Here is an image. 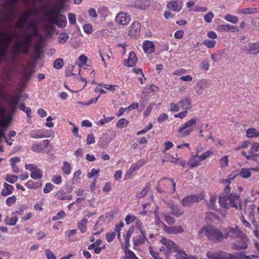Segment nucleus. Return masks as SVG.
<instances>
[{"label": "nucleus", "mask_w": 259, "mask_h": 259, "mask_svg": "<svg viewBox=\"0 0 259 259\" xmlns=\"http://www.w3.org/2000/svg\"><path fill=\"white\" fill-rule=\"evenodd\" d=\"M150 2L147 0H141L135 3V7L141 10H146L150 6Z\"/></svg>", "instance_id": "412c9836"}, {"label": "nucleus", "mask_w": 259, "mask_h": 259, "mask_svg": "<svg viewBox=\"0 0 259 259\" xmlns=\"http://www.w3.org/2000/svg\"><path fill=\"white\" fill-rule=\"evenodd\" d=\"M88 222L87 219L84 218L80 222H78V227L82 233H84L87 230L86 224Z\"/></svg>", "instance_id": "c9c22d12"}, {"label": "nucleus", "mask_w": 259, "mask_h": 259, "mask_svg": "<svg viewBox=\"0 0 259 259\" xmlns=\"http://www.w3.org/2000/svg\"><path fill=\"white\" fill-rule=\"evenodd\" d=\"M20 95H17L16 96L11 97L8 99V102L9 104V109L10 111L11 116L13 115L17 109V105L20 101Z\"/></svg>", "instance_id": "9b49d317"}, {"label": "nucleus", "mask_w": 259, "mask_h": 259, "mask_svg": "<svg viewBox=\"0 0 259 259\" xmlns=\"http://www.w3.org/2000/svg\"><path fill=\"white\" fill-rule=\"evenodd\" d=\"M63 66V60L62 58L56 59L53 64L54 67L56 69H61Z\"/></svg>", "instance_id": "58836bf2"}, {"label": "nucleus", "mask_w": 259, "mask_h": 259, "mask_svg": "<svg viewBox=\"0 0 259 259\" xmlns=\"http://www.w3.org/2000/svg\"><path fill=\"white\" fill-rule=\"evenodd\" d=\"M149 190V189L148 187L145 188L141 192L137 193V198H142L144 197L146 195L147 193L148 192Z\"/></svg>", "instance_id": "680f3d73"}, {"label": "nucleus", "mask_w": 259, "mask_h": 259, "mask_svg": "<svg viewBox=\"0 0 259 259\" xmlns=\"http://www.w3.org/2000/svg\"><path fill=\"white\" fill-rule=\"evenodd\" d=\"M4 189L2 191V195L3 196H7L12 193L14 187L6 183L4 184Z\"/></svg>", "instance_id": "c756f323"}, {"label": "nucleus", "mask_w": 259, "mask_h": 259, "mask_svg": "<svg viewBox=\"0 0 259 259\" xmlns=\"http://www.w3.org/2000/svg\"><path fill=\"white\" fill-rule=\"evenodd\" d=\"M210 85V81L206 79H200L195 87V92L198 95H201L203 93L204 90Z\"/></svg>", "instance_id": "9d476101"}, {"label": "nucleus", "mask_w": 259, "mask_h": 259, "mask_svg": "<svg viewBox=\"0 0 259 259\" xmlns=\"http://www.w3.org/2000/svg\"><path fill=\"white\" fill-rule=\"evenodd\" d=\"M251 175V172L250 171V169L246 168H242L241 169L240 171L237 175V176H239L243 178H249L250 177ZM237 176V175H236ZM236 176H235V177Z\"/></svg>", "instance_id": "7c9ffc66"}, {"label": "nucleus", "mask_w": 259, "mask_h": 259, "mask_svg": "<svg viewBox=\"0 0 259 259\" xmlns=\"http://www.w3.org/2000/svg\"><path fill=\"white\" fill-rule=\"evenodd\" d=\"M163 216L165 221L169 225H172L175 223V219L174 218L170 216L168 213H164Z\"/></svg>", "instance_id": "ea45409f"}, {"label": "nucleus", "mask_w": 259, "mask_h": 259, "mask_svg": "<svg viewBox=\"0 0 259 259\" xmlns=\"http://www.w3.org/2000/svg\"><path fill=\"white\" fill-rule=\"evenodd\" d=\"M221 167H225L228 165V157L225 156L222 158L220 160Z\"/></svg>", "instance_id": "052dcab7"}, {"label": "nucleus", "mask_w": 259, "mask_h": 259, "mask_svg": "<svg viewBox=\"0 0 259 259\" xmlns=\"http://www.w3.org/2000/svg\"><path fill=\"white\" fill-rule=\"evenodd\" d=\"M143 50L146 53L151 54L155 51L154 43L149 40H146L143 42Z\"/></svg>", "instance_id": "aec40b11"}, {"label": "nucleus", "mask_w": 259, "mask_h": 259, "mask_svg": "<svg viewBox=\"0 0 259 259\" xmlns=\"http://www.w3.org/2000/svg\"><path fill=\"white\" fill-rule=\"evenodd\" d=\"M197 122L196 118H192L184 123L178 130L182 137L187 136L193 131V125Z\"/></svg>", "instance_id": "39448f33"}, {"label": "nucleus", "mask_w": 259, "mask_h": 259, "mask_svg": "<svg viewBox=\"0 0 259 259\" xmlns=\"http://www.w3.org/2000/svg\"><path fill=\"white\" fill-rule=\"evenodd\" d=\"M68 35L66 33L61 34L58 38V40L60 43L63 44L66 42L68 39Z\"/></svg>", "instance_id": "13d9d810"}, {"label": "nucleus", "mask_w": 259, "mask_h": 259, "mask_svg": "<svg viewBox=\"0 0 259 259\" xmlns=\"http://www.w3.org/2000/svg\"><path fill=\"white\" fill-rule=\"evenodd\" d=\"M149 252L154 259H162L160 256V253L153 250L151 247H149Z\"/></svg>", "instance_id": "6e6d98bb"}, {"label": "nucleus", "mask_w": 259, "mask_h": 259, "mask_svg": "<svg viewBox=\"0 0 259 259\" xmlns=\"http://www.w3.org/2000/svg\"><path fill=\"white\" fill-rule=\"evenodd\" d=\"M44 19L50 24H57L60 28L64 27L67 23L65 17L64 19H59L56 17H45Z\"/></svg>", "instance_id": "f8f14e48"}, {"label": "nucleus", "mask_w": 259, "mask_h": 259, "mask_svg": "<svg viewBox=\"0 0 259 259\" xmlns=\"http://www.w3.org/2000/svg\"><path fill=\"white\" fill-rule=\"evenodd\" d=\"M141 235L134 236L133 238L134 244L135 246H138L140 244H143L145 240H146V234L144 231L140 230Z\"/></svg>", "instance_id": "a211bd4d"}, {"label": "nucleus", "mask_w": 259, "mask_h": 259, "mask_svg": "<svg viewBox=\"0 0 259 259\" xmlns=\"http://www.w3.org/2000/svg\"><path fill=\"white\" fill-rule=\"evenodd\" d=\"M239 238L237 242L233 244L232 249L235 250L246 249L248 246L249 238L245 234Z\"/></svg>", "instance_id": "423d86ee"}, {"label": "nucleus", "mask_w": 259, "mask_h": 259, "mask_svg": "<svg viewBox=\"0 0 259 259\" xmlns=\"http://www.w3.org/2000/svg\"><path fill=\"white\" fill-rule=\"evenodd\" d=\"M35 52V59L34 61L36 62L40 58L42 51L41 45L40 44H37L34 48Z\"/></svg>", "instance_id": "2f4dec72"}, {"label": "nucleus", "mask_w": 259, "mask_h": 259, "mask_svg": "<svg viewBox=\"0 0 259 259\" xmlns=\"http://www.w3.org/2000/svg\"><path fill=\"white\" fill-rule=\"evenodd\" d=\"M200 233H204L209 240L221 241L224 239L222 233L218 229L212 227H206L201 229Z\"/></svg>", "instance_id": "20e7f679"}, {"label": "nucleus", "mask_w": 259, "mask_h": 259, "mask_svg": "<svg viewBox=\"0 0 259 259\" xmlns=\"http://www.w3.org/2000/svg\"><path fill=\"white\" fill-rule=\"evenodd\" d=\"M144 164L143 161H139L132 164L130 169L127 172L128 175H132L134 171L138 170Z\"/></svg>", "instance_id": "4be33fe9"}, {"label": "nucleus", "mask_w": 259, "mask_h": 259, "mask_svg": "<svg viewBox=\"0 0 259 259\" xmlns=\"http://www.w3.org/2000/svg\"><path fill=\"white\" fill-rule=\"evenodd\" d=\"M203 44L205 45L208 48H213L216 44L214 40H205L203 42Z\"/></svg>", "instance_id": "4d7b16f0"}, {"label": "nucleus", "mask_w": 259, "mask_h": 259, "mask_svg": "<svg viewBox=\"0 0 259 259\" xmlns=\"http://www.w3.org/2000/svg\"><path fill=\"white\" fill-rule=\"evenodd\" d=\"M225 19L226 21L231 22L233 24H236L238 21V18L234 15L227 14L225 16Z\"/></svg>", "instance_id": "4c0bfd02"}, {"label": "nucleus", "mask_w": 259, "mask_h": 259, "mask_svg": "<svg viewBox=\"0 0 259 259\" xmlns=\"http://www.w3.org/2000/svg\"><path fill=\"white\" fill-rule=\"evenodd\" d=\"M19 109L22 110L23 112H25L27 114V116L28 117H31V116L30 115L31 110L30 108L25 107V105L22 103L19 106Z\"/></svg>", "instance_id": "a19ab883"}, {"label": "nucleus", "mask_w": 259, "mask_h": 259, "mask_svg": "<svg viewBox=\"0 0 259 259\" xmlns=\"http://www.w3.org/2000/svg\"><path fill=\"white\" fill-rule=\"evenodd\" d=\"M61 12V9H53L50 11H45V17H56L58 18V14Z\"/></svg>", "instance_id": "473e14b6"}, {"label": "nucleus", "mask_w": 259, "mask_h": 259, "mask_svg": "<svg viewBox=\"0 0 259 259\" xmlns=\"http://www.w3.org/2000/svg\"><path fill=\"white\" fill-rule=\"evenodd\" d=\"M0 116H2V120L1 121L10 123L12 120V116L11 115L8 117L5 115V110L4 108L0 107Z\"/></svg>", "instance_id": "72a5a7b5"}, {"label": "nucleus", "mask_w": 259, "mask_h": 259, "mask_svg": "<svg viewBox=\"0 0 259 259\" xmlns=\"http://www.w3.org/2000/svg\"><path fill=\"white\" fill-rule=\"evenodd\" d=\"M217 201V197L215 196H211L208 205L213 209H217V206L215 205V203Z\"/></svg>", "instance_id": "a18cd8bd"}, {"label": "nucleus", "mask_w": 259, "mask_h": 259, "mask_svg": "<svg viewBox=\"0 0 259 259\" xmlns=\"http://www.w3.org/2000/svg\"><path fill=\"white\" fill-rule=\"evenodd\" d=\"M163 225L164 230L169 234H177L184 232L183 228L180 226L168 227L164 224H163Z\"/></svg>", "instance_id": "ddd939ff"}, {"label": "nucleus", "mask_w": 259, "mask_h": 259, "mask_svg": "<svg viewBox=\"0 0 259 259\" xmlns=\"http://www.w3.org/2000/svg\"><path fill=\"white\" fill-rule=\"evenodd\" d=\"M214 17V14L212 12H208L206 15L204 16V19L207 23H210L211 22L212 19Z\"/></svg>", "instance_id": "864d4df0"}, {"label": "nucleus", "mask_w": 259, "mask_h": 259, "mask_svg": "<svg viewBox=\"0 0 259 259\" xmlns=\"http://www.w3.org/2000/svg\"><path fill=\"white\" fill-rule=\"evenodd\" d=\"M225 233L224 238L230 237L231 238H238L243 235L242 231L240 230L236 226L235 228L228 227L225 229Z\"/></svg>", "instance_id": "0eeeda50"}, {"label": "nucleus", "mask_w": 259, "mask_h": 259, "mask_svg": "<svg viewBox=\"0 0 259 259\" xmlns=\"http://www.w3.org/2000/svg\"><path fill=\"white\" fill-rule=\"evenodd\" d=\"M219 203L221 207L226 209L233 207L238 210L243 209L242 202L240 197L236 193H231L228 196H220Z\"/></svg>", "instance_id": "f03ea898"}, {"label": "nucleus", "mask_w": 259, "mask_h": 259, "mask_svg": "<svg viewBox=\"0 0 259 259\" xmlns=\"http://www.w3.org/2000/svg\"><path fill=\"white\" fill-rule=\"evenodd\" d=\"M180 104L183 109L185 111H188L191 108V100L188 98H184L180 101Z\"/></svg>", "instance_id": "b1692460"}, {"label": "nucleus", "mask_w": 259, "mask_h": 259, "mask_svg": "<svg viewBox=\"0 0 259 259\" xmlns=\"http://www.w3.org/2000/svg\"><path fill=\"white\" fill-rule=\"evenodd\" d=\"M198 201V198L195 195H192L184 198L182 200V205L185 206L191 205L194 203Z\"/></svg>", "instance_id": "2eb2a0df"}, {"label": "nucleus", "mask_w": 259, "mask_h": 259, "mask_svg": "<svg viewBox=\"0 0 259 259\" xmlns=\"http://www.w3.org/2000/svg\"><path fill=\"white\" fill-rule=\"evenodd\" d=\"M246 136L249 138L259 137V132L255 128H249L246 131Z\"/></svg>", "instance_id": "bb28decb"}, {"label": "nucleus", "mask_w": 259, "mask_h": 259, "mask_svg": "<svg viewBox=\"0 0 259 259\" xmlns=\"http://www.w3.org/2000/svg\"><path fill=\"white\" fill-rule=\"evenodd\" d=\"M126 259H138L135 253L131 250L125 251Z\"/></svg>", "instance_id": "603ef678"}, {"label": "nucleus", "mask_w": 259, "mask_h": 259, "mask_svg": "<svg viewBox=\"0 0 259 259\" xmlns=\"http://www.w3.org/2000/svg\"><path fill=\"white\" fill-rule=\"evenodd\" d=\"M47 258L48 259H56L54 253L49 249L45 250Z\"/></svg>", "instance_id": "338daca9"}, {"label": "nucleus", "mask_w": 259, "mask_h": 259, "mask_svg": "<svg viewBox=\"0 0 259 259\" xmlns=\"http://www.w3.org/2000/svg\"><path fill=\"white\" fill-rule=\"evenodd\" d=\"M241 49L245 53L252 55L259 54V43H249L241 47Z\"/></svg>", "instance_id": "6e6552de"}, {"label": "nucleus", "mask_w": 259, "mask_h": 259, "mask_svg": "<svg viewBox=\"0 0 259 259\" xmlns=\"http://www.w3.org/2000/svg\"><path fill=\"white\" fill-rule=\"evenodd\" d=\"M137 61V58L135 53L133 52H131L128 59L124 60V64L128 67H133L136 65Z\"/></svg>", "instance_id": "dca6fc26"}, {"label": "nucleus", "mask_w": 259, "mask_h": 259, "mask_svg": "<svg viewBox=\"0 0 259 259\" xmlns=\"http://www.w3.org/2000/svg\"><path fill=\"white\" fill-rule=\"evenodd\" d=\"M65 216V212L64 211H60L57 213L56 216L53 218V221H57L58 220L62 219Z\"/></svg>", "instance_id": "e2e57ef3"}, {"label": "nucleus", "mask_w": 259, "mask_h": 259, "mask_svg": "<svg viewBox=\"0 0 259 259\" xmlns=\"http://www.w3.org/2000/svg\"><path fill=\"white\" fill-rule=\"evenodd\" d=\"M29 135L30 137L34 139H39V138H43L46 137V136L43 134H39V132L37 131H32L30 134Z\"/></svg>", "instance_id": "c03bdc74"}, {"label": "nucleus", "mask_w": 259, "mask_h": 259, "mask_svg": "<svg viewBox=\"0 0 259 259\" xmlns=\"http://www.w3.org/2000/svg\"><path fill=\"white\" fill-rule=\"evenodd\" d=\"M200 68L202 70H208L209 68V63L207 60H203L200 64Z\"/></svg>", "instance_id": "5fc2aeb1"}, {"label": "nucleus", "mask_w": 259, "mask_h": 259, "mask_svg": "<svg viewBox=\"0 0 259 259\" xmlns=\"http://www.w3.org/2000/svg\"><path fill=\"white\" fill-rule=\"evenodd\" d=\"M178 254L176 255L177 259H197L195 256H188L183 249H180L178 251Z\"/></svg>", "instance_id": "c85d7f7f"}, {"label": "nucleus", "mask_w": 259, "mask_h": 259, "mask_svg": "<svg viewBox=\"0 0 259 259\" xmlns=\"http://www.w3.org/2000/svg\"><path fill=\"white\" fill-rule=\"evenodd\" d=\"M115 237V233L113 232H108L106 234V239L108 242H111Z\"/></svg>", "instance_id": "bf43d9fd"}, {"label": "nucleus", "mask_w": 259, "mask_h": 259, "mask_svg": "<svg viewBox=\"0 0 259 259\" xmlns=\"http://www.w3.org/2000/svg\"><path fill=\"white\" fill-rule=\"evenodd\" d=\"M30 177L34 180L39 179L42 178V174L39 168L36 167V168L31 172Z\"/></svg>", "instance_id": "f704fd0d"}, {"label": "nucleus", "mask_w": 259, "mask_h": 259, "mask_svg": "<svg viewBox=\"0 0 259 259\" xmlns=\"http://www.w3.org/2000/svg\"><path fill=\"white\" fill-rule=\"evenodd\" d=\"M9 123L4 121H0V139L4 138L7 140V137L5 136V132L9 126Z\"/></svg>", "instance_id": "cd10ccee"}, {"label": "nucleus", "mask_w": 259, "mask_h": 259, "mask_svg": "<svg viewBox=\"0 0 259 259\" xmlns=\"http://www.w3.org/2000/svg\"><path fill=\"white\" fill-rule=\"evenodd\" d=\"M159 241L166 247L167 252L171 251L178 253V251L180 250L178 248L177 245L169 239L162 237Z\"/></svg>", "instance_id": "1a4fd4ad"}, {"label": "nucleus", "mask_w": 259, "mask_h": 259, "mask_svg": "<svg viewBox=\"0 0 259 259\" xmlns=\"http://www.w3.org/2000/svg\"><path fill=\"white\" fill-rule=\"evenodd\" d=\"M31 15L30 12H26L22 14L19 20H22L24 23H26Z\"/></svg>", "instance_id": "8fccbe9b"}, {"label": "nucleus", "mask_w": 259, "mask_h": 259, "mask_svg": "<svg viewBox=\"0 0 259 259\" xmlns=\"http://www.w3.org/2000/svg\"><path fill=\"white\" fill-rule=\"evenodd\" d=\"M228 253L223 251L218 252L217 259H228Z\"/></svg>", "instance_id": "69168bd1"}, {"label": "nucleus", "mask_w": 259, "mask_h": 259, "mask_svg": "<svg viewBox=\"0 0 259 259\" xmlns=\"http://www.w3.org/2000/svg\"><path fill=\"white\" fill-rule=\"evenodd\" d=\"M229 24H222L217 26V30L221 32L229 31Z\"/></svg>", "instance_id": "3c124183"}, {"label": "nucleus", "mask_w": 259, "mask_h": 259, "mask_svg": "<svg viewBox=\"0 0 259 259\" xmlns=\"http://www.w3.org/2000/svg\"><path fill=\"white\" fill-rule=\"evenodd\" d=\"M242 253L241 252L235 253L234 254L228 253V259H241Z\"/></svg>", "instance_id": "de8ad7c7"}, {"label": "nucleus", "mask_w": 259, "mask_h": 259, "mask_svg": "<svg viewBox=\"0 0 259 259\" xmlns=\"http://www.w3.org/2000/svg\"><path fill=\"white\" fill-rule=\"evenodd\" d=\"M32 35L25 34L23 36V40L15 42L12 48V53L14 56H18L21 53L27 54L31 43Z\"/></svg>", "instance_id": "7ed1b4c3"}, {"label": "nucleus", "mask_w": 259, "mask_h": 259, "mask_svg": "<svg viewBox=\"0 0 259 259\" xmlns=\"http://www.w3.org/2000/svg\"><path fill=\"white\" fill-rule=\"evenodd\" d=\"M134 228L133 227H130L124 236L125 248L126 249H127L130 246V239L132 234L134 232Z\"/></svg>", "instance_id": "a878e982"}, {"label": "nucleus", "mask_w": 259, "mask_h": 259, "mask_svg": "<svg viewBox=\"0 0 259 259\" xmlns=\"http://www.w3.org/2000/svg\"><path fill=\"white\" fill-rule=\"evenodd\" d=\"M128 121L124 118L120 119L116 123V126L118 128H123L127 125Z\"/></svg>", "instance_id": "79ce46f5"}, {"label": "nucleus", "mask_w": 259, "mask_h": 259, "mask_svg": "<svg viewBox=\"0 0 259 259\" xmlns=\"http://www.w3.org/2000/svg\"><path fill=\"white\" fill-rule=\"evenodd\" d=\"M240 12L245 14H253L257 12V8H247L241 9Z\"/></svg>", "instance_id": "37998d69"}, {"label": "nucleus", "mask_w": 259, "mask_h": 259, "mask_svg": "<svg viewBox=\"0 0 259 259\" xmlns=\"http://www.w3.org/2000/svg\"><path fill=\"white\" fill-rule=\"evenodd\" d=\"M167 8L174 12H179L181 8H179L178 4L175 1L168 2L166 5Z\"/></svg>", "instance_id": "393cba45"}, {"label": "nucleus", "mask_w": 259, "mask_h": 259, "mask_svg": "<svg viewBox=\"0 0 259 259\" xmlns=\"http://www.w3.org/2000/svg\"><path fill=\"white\" fill-rule=\"evenodd\" d=\"M18 177L15 175H7L6 180L10 183L13 184L17 181Z\"/></svg>", "instance_id": "09e8293b"}, {"label": "nucleus", "mask_w": 259, "mask_h": 259, "mask_svg": "<svg viewBox=\"0 0 259 259\" xmlns=\"http://www.w3.org/2000/svg\"><path fill=\"white\" fill-rule=\"evenodd\" d=\"M25 185L29 189H36L41 186V183H35L31 180L27 182Z\"/></svg>", "instance_id": "e433bc0d"}, {"label": "nucleus", "mask_w": 259, "mask_h": 259, "mask_svg": "<svg viewBox=\"0 0 259 259\" xmlns=\"http://www.w3.org/2000/svg\"><path fill=\"white\" fill-rule=\"evenodd\" d=\"M168 207L170 209L171 214L173 215L179 217L182 215L184 211L183 210L180 209L177 205H175L173 203H170L168 204Z\"/></svg>", "instance_id": "6ab92c4d"}, {"label": "nucleus", "mask_w": 259, "mask_h": 259, "mask_svg": "<svg viewBox=\"0 0 259 259\" xmlns=\"http://www.w3.org/2000/svg\"><path fill=\"white\" fill-rule=\"evenodd\" d=\"M19 0H0V32H5L11 41L9 32L4 29L5 26H9L16 16V5ZM26 4L30 0H22Z\"/></svg>", "instance_id": "f257e3e1"}, {"label": "nucleus", "mask_w": 259, "mask_h": 259, "mask_svg": "<svg viewBox=\"0 0 259 259\" xmlns=\"http://www.w3.org/2000/svg\"><path fill=\"white\" fill-rule=\"evenodd\" d=\"M140 24L138 22L133 23L129 31V35L132 37H137L140 33Z\"/></svg>", "instance_id": "f3484780"}, {"label": "nucleus", "mask_w": 259, "mask_h": 259, "mask_svg": "<svg viewBox=\"0 0 259 259\" xmlns=\"http://www.w3.org/2000/svg\"><path fill=\"white\" fill-rule=\"evenodd\" d=\"M259 151V143L255 142L252 144L250 152H255Z\"/></svg>", "instance_id": "774afa93"}, {"label": "nucleus", "mask_w": 259, "mask_h": 259, "mask_svg": "<svg viewBox=\"0 0 259 259\" xmlns=\"http://www.w3.org/2000/svg\"><path fill=\"white\" fill-rule=\"evenodd\" d=\"M53 185L51 183H47L45 187L43 189L44 192L45 193L50 192L53 190Z\"/></svg>", "instance_id": "0e129e2a"}, {"label": "nucleus", "mask_w": 259, "mask_h": 259, "mask_svg": "<svg viewBox=\"0 0 259 259\" xmlns=\"http://www.w3.org/2000/svg\"><path fill=\"white\" fill-rule=\"evenodd\" d=\"M115 20L120 25H126L129 23L130 18L126 13H121L117 15Z\"/></svg>", "instance_id": "4468645a"}, {"label": "nucleus", "mask_w": 259, "mask_h": 259, "mask_svg": "<svg viewBox=\"0 0 259 259\" xmlns=\"http://www.w3.org/2000/svg\"><path fill=\"white\" fill-rule=\"evenodd\" d=\"M71 169V168L70 165L67 161H64L63 163V166L62 167V170L64 172L66 175H68L70 173Z\"/></svg>", "instance_id": "49530a36"}, {"label": "nucleus", "mask_w": 259, "mask_h": 259, "mask_svg": "<svg viewBox=\"0 0 259 259\" xmlns=\"http://www.w3.org/2000/svg\"><path fill=\"white\" fill-rule=\"evenodd\" d=\"M18 221V217L17 215L15 214V213L13 212L12 213V217H9L8 216L6 217L5 219V223L7 225L13 226L15 225Z\"/></svg>", "instance_id": "5701e85b"}]
</instances>
